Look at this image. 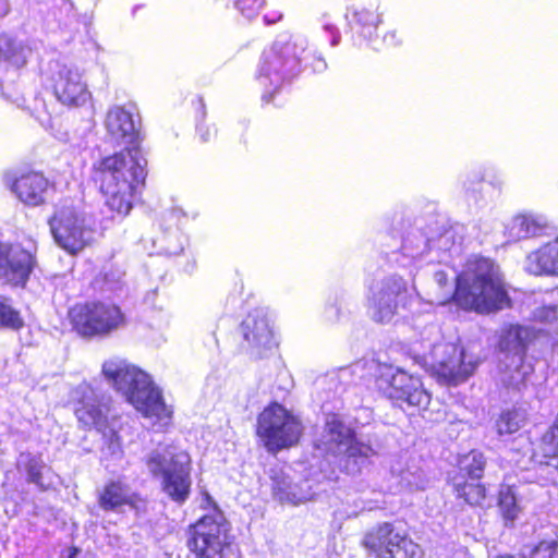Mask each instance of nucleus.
Here are the masks:
<instances>
[{
  "instance_id": "12",
  "label": "nucleus",
  "mask_w": 558,
  "mask_h": 558,
  "mask_svg": "<svg viewBox=\"0 0 558 558\" xmlns=\"http://www.w3.org/2000/svg\"><path fill=\"white\" fill-rule=\"evenodd\" d=\"M376 385L383 393L399 407L425 410L430 402L429 392L418 377L388 364L376 366Z\"/></svg>"
},
{
  "instance_id": "13",
  "label": "nucleus",
  "mask_w": 558,
  "mask_h": 558,
  "mask_svg": "<svg viewBox=\"0 0 558 558\" xmlns=\"http://www.w3.org/2000/svg\"><path fill=\"white\" fill-rule=\"evenodd\" d=\"M92 225L90 217L72 204L58 206L49 219L56 243L71 254L80 252L90 243L94 234Z\"/></svg>"
},
{
  "instance_id": "42",
  "label": "nucleus",
  "mask_w": 558,
  "mask_h": 558,
  "mask_svg": "<svg viewBox=\"0 0 558 558\" xmlns=\"http://www.w3.org/2000/svg\"><path fill=\"white\" fill-rule=\"evenodd\" d=\"M384 41L389 46H396L400 44V38L396 31H390L384 36Z\"/></svg>"
},
{
  "instance_id": "36",
  "label": "nucleus",
  "mask_w": 558,
  "mask_h": 558,
  "mask_svg": "<svg viewBox=\"0 0 558 558\" xmlns=\"http://www.w3.org/2000/svg\"><path fill=\"white\" fill-rule=\"evenodd\" d=\"M234 7L247 19H253L263 7L264 0H232Z\"/></svg>"
},
{
  "instance_id": "16",
  "label": "nucleus",
  "mask_w": 558,
  "mask_h": 558,
  "mask_svg": "<svg viewBox=\"0 0 558 558\" xmlns=\"http://www.w3.org/2000/svg\"><path fill=\"white\" fill-rule=\"evenodd\" d=\"M74 329L82 336H104L119 328L124 317L120 308L110 303L77 304L70 311Z\"/></svg>"
},
{
  "instance_id": "6",
  "label": "nucleus",
  "mask_w": 558,
  "mask_h": 558,
  "mask_svg": "<svg viewBox=\"0 0 558 558\" xmlns=\"http://www.w3.org/2000/svg\"><path fill=\"white\" fill-rule=\"evenodd\" d=\"M418 296L416 288L398 275L374 280L365 295L367 314L375 323L388 324L410 311Z\"/></svg>"
},
{
  "instance_id": "29",
  "label": "nucleus",
  "mask_w": 558,
  "mask_h": 558,
  "mask_svg": "<svg viewBox=\"0 0 558 558\" xmlns=\"http://www.w3.org/2000/svg\"><path fill=\"white\" fill-rule=\"evenodd\" d=\"M276 498L282 504H291L298 506L312 499L311 493L301 492L296 486H291L287 483H277L274 487Z\"/></svg>"
},
{
  "instance_id": "11",
  "label": "nucleus",
  "mask_w": 558,
  "mask_h": 558,
  "mask_svg": "<svg viewBox=\"0 0 558 558\" xmlns=\"http://www.w3.org/2000/svg\"><path fill=\"white\" fill-rule=\"evenodd\" d=\"M303 426L298 416L275 402L257 417V435L269 452H278L298 444Z\"/></svg>"
},
{
  "instance_id": "25",
  "label": "nucleus",
  "mask_w": 558,
  "mask_h": 558,
  "mask_svg": "<svg viewBox=\"0 0 558 558\" xmlns=\"http://www.w3.org/2000/svg\"><path fill=\"white\" fill-rule=\"evenodd\" d=\"M31 56L29 46L0 32V61L19 69L26 64Z\"/></svg>"
},
{
  "instance_id": "7",
  "label": "nucleus",
  "mask_w": 558,
  "mask_h": 558,
  "mask_svg": "<svg viewBox=\"0 0 558 558\" xmlns=\"http://www.w3.org/2000/svg\"><path fill=\"white\" fill-rule=\"evenodd\" d=\"M148 472L161 480L163 492L174 501L184 502L192 485L187 452L172 446H159L145 457Z\"/></svg>"
},
{
  "instance_id": "31",
  "label": "nucleus",
  "mask_w": 558,
  "mask_h": 558,
  "mask_svg": "<svg viewBox=\"0 0 558 558\" xmlns=\"http://www.w3.org/2000/svg\"><path fill=\"white\" fill-rule=\"evenodd\" d=\"M530 320L550 328H558V304H542L535 306Z\"/></svg>"
},
{
  "instance_id": "32",
  "label": "nucleus",
  "mask_w": 558,
  "mask_h": 558,
  "mask_svg": "<svg viewBox=\"0 0 558 558\" xmlns=\"http://www.w3.org/2000/svg\"><path fill=\"white\" fill-rule=\"evenodd\" d=\"M459 465L471 480H478L484 471L485 458L482 452L473 450L460 459Z\"/></svg>"
},
{
  "instance_id": "35",
  "label": "nucleus",
  "mask_w": 558,
  "mask_h": 558,
  "mask_svg": "<svg viewBox=\"0 0 558 558\" xmlns=\"http://www.w3.org/2000/svg\"><path fill=\"white\" fill-rule=\"evenodd\" d=\"M27 465H26V472L28 476V481L31 483H34L40 487H44L43 483V471L46 468L44 462L36 457H29L27 456Z\"/></svg>"
},
{
  "instance_id": "45",
  "label": "nucleus",
  "mask_w": 558,
  "mask_h": 558,
  "mask_svg": "<svg viewBox=\"0 0 558 558\" xmlns=\"http://www.w3.org/2000/svg\"><path fill=\"white\" fill-rule=\"evenodd\" d=\"M37 119L45 126L49 124V119H45V118H41V117H37Z\"/></svg>"
},
{
  "instance_id": "28",
  "label": "nucleus",
  "mask_w": 558,
  "mask_h": 558,
  "mask_svg": "<svg viewBox=\"0 0 558 558\" xmlns=\"http://www.w3.org/2000/svg\"><path fill=\"white\" fill-rule=\"evenodd\" d=\"M525 420L526 415L522 410L504 411L496 421L497 433L500 436L513 434L523 426Z\"/></svg>"
},
{
  "instance_id": "20",
  "label": "nucleus",
  "mask_w": 558,
  "mask_h": 558,
  "mask_svg": "<svg viewBox=\"0 0 558 558\" xmlns=\"http://www.w3.org/2000/svg\"><path fill=\"white\" fill-rule=\"evenodd\" d=\"M550 221L545 214L525 210L514 215L505 226L509 241L519 242L545 235L550 230Z\"/></svg>"
},
{
  "instance_id": "10",
  "label": "nucleus",
  "mask_w": 558,
  "mask_h": 558,
  "mask_svg": "<svg viewBox=\"0 0 558 558\" xmlns=\"http://www.w3.org/2000/svg\"><path fill=\"white\" fill-rule=\"evenodd\" d=\"M534 328L523 325H507L500 329L498 348L505 355L501 380L505 385L520 388L532 374V365L525 363L529 344L536 338Z\"/></svg>"
},
{
  "instance_id": "38",
  "label": "nucleus",
  "mask_w": 558,
  "mask_h": 558,
  "mask_svg": "<svg viewBox=\"0 0 558 558\" xmlns=\"http://www.w3.org/2000/svg\"><path fill=\"white\" fill-rule=\"evenodd\" d=\"M557 543L555 541L541 542L532 553V558H557Z\"/></svg>"
},
{
  "instance_id": "4",
  "label": "nucleus",
  "mask_w": 558,
  "mask_h": 558,
  "mask_svg": "<svg viewBox=\"0 0 558 558\" xmlns=\"http://www.w3.org/2000/svg\"><path fill=\"white\" fill-rule=\"evenodd\" d=\"M307 48L303 34L281 33L262 52L255 81L262 90V100L270 102L274 96L301 71Z\"/></svg>"
},
{
  "instance_id": "17",
  "label": "nucleus",
  "mask_w": 558,
  "mask_h": 558,
  "mask_svg": "<svg viewBox=\"0 0 558 558\" xmlns=\"http://www.w3.org/2000/svg\"><path fill=\"white\" fill-rule=\"evenodd\" d=\"M228 522L217 512L203 517L194 526L190 547L194 558H226L230 545Z\"/></svg>"
},
{
  "instance_id": "39",
  "label": "nucleus",
  "mask_w": 558,
  "mask_h": 558,
  "mask_svg": "<svg viewBox=\"0 0 558 558\" xmlns=\"http://www.w3.org/2000/svg\"><path fill=\"white\" fill-rule=\"evenodd\" d=\"M2 95L20 108L25 105L23 95L19 90L11 88L9 85L2 87Z\"/></svg>"
},
{
  "instance_id": "26",
  "label": "nucleus",
  "mask_w": 558,
  "mask_h": 558,
  "mask_svg": "<svg viewBox=\"0 0 558 558\" xmlns=\"http://www.w3.org/2000/svg\"><path fill=\"white\" fill-rule=\"evenodd\" d=\"M452 239V233L450 231L444 232L437 240H418V244L415 248L412 247V241L408 238L403 244V256L404 258H411L414 264L418 263V257L423 255L426 247L429 250L433 248H441V250H450L448 247V243Z\"/></svg>"
},
{
  "instance_id": "15",
  "label": "nucleus",
  "mask_w": 558,
  "mask_h": 558,
  "mask_svg": "<svg viewBox=\"0 0 558 558\" xmlns=\"http://www.w3.org/2000/svg\"><path fill=\"white\" fill-rule=\"evenodd\" d=\"M46 83L57 101L64 107L81 108L92 99L83 72L75 65L51 62L46 74Z\"/></svg>"
},
{
  "instance_id": "44",
  "label": "nucleus",
  "mask_w": 558,
  "mask_h": 558,
  "mask_svg": "<svg viewBox=\"0 0 558 558\" xmlns=\"http://www.w3.org/2000/svg\"><path fill=\"white\" fill-rule=\"evenodd\" d=\"M280 19H281V14L278 13V12H275L271 15L266 14L264 16V20H265L266 24H272V23L277 22Z\"/></svg>"
},
{
  "instance_id": "22",
  "label": "nucleus",
  "mask_w": 558,
  "mask_h": 558,
  "mask_svg": "<svg viewBox=\"0 0 558 558\" xmlns=\"http://www.w3.org/2000/svg\"><path fill=\"white\" fill-rule=\"evenodd\" d=\"M10 186L23 204L36 207L46 202L50 182L43 173L31 171L15 178Z\"/></svg>"
},
{
  "instance_id": "46",
  "label": "nucleus",
  "mask_w": 558,
  "mask_h": 558,
  "mask_svg": "<svg viewBox=\"0 0 558 558\" xmlns=\"http://www.w3.org/2000/svg\"><path fill=\"white\" fill-rule=\"evenodd\" d=\"M497 558H526V557L525 556L515 557L512 555H501V556H498Z\"/></svg>"
},
{
  "instance_id": "2",
  "label": "nucleus",
  "mask_w": 558,
  "mask_h": 558,
  "mask_svg": "<svg viewBox=\"0 0 558 558\" xmlns=\"http://www.w3.org/2000/svg\"><path fill=\"white\" fill-rule=\"evenodd\" d=\"M425 300L430 305H445L453 300L459 307L480 314H489L510 305L499 267L492 259L480 256L466 260L457 275L454 290L445 271H435Z\"/></svg>"
},
{
  "instance_id": "27",
  "label": "nucleus",
  "mask_w": 558,
  "mask_h": 558,
  "mask_svg": "<svg viewBox=\"0 0 558 558\" xmlns=\"http://www.w3.org/2000/svg\"><path fill=\"white\" fill-rule=\"evenodd\" d=\"M319 40L330 47H337L341 41V32L337 25L336 16L330 12H323L318 19Z\"/></svg>"
},
{
  "instance_id": "21",
  "label": "nucleus",
  "mask_w": 558,
  "mask_h": 558,
  "mask_svg": "<svg viewBox=\"0 0 558 558\" xmlns=\"http://www.w3.org/2000/svg\"><path fill=\"white\" fill-rule=\"evenodd\" d=\"M351 29L365 40H372L381 23L378 0L353 4L347 13Z\"/></svg>"
},
{
  "instance_id": "3",
  "label": "nucleus",
  "mask_w": 558,
  "mask_h": 558,
  "mask_svg": "<svg viewBox=\"0 0 558 558\" xmlns=\"http://www.w3.org/2000/svg\"><path fill=\"white\" fill-rule=\"evenodd\" d=\"M102 375L125 400L153 425L167 427L172 420V407L149 374L128 360L112 357L104 362Z\"/></svg>"
},
{
  "instance_id": "8",
  "label": "nucleus",
  "mask_w": 558,
  "mask_h": 558,
  "mask_svg": "<svg viewBox=\"0 0 558 558\" xmlns=\"http://www.w3.org/2000/svg\"><path fill=\"white\" fill-rule=\"evenodd\" d=\"M316 448L339 458V463L350 474L360 472L362 464L375 453L369 445L357 441L352 429L335 414L327 417Z\"/></svg>"
},
{
  "instance_id": "33",
  "label": "nucleus",
  "mask_w": 558,
  "mask_h": 558,
  "mask_svg": "<svg viewBox=\"0 0 558 558\" xmlns=\"http://www.w3.org/2000/svg\"><path fill=\"white\" fill-rule=\"evenodd\" d=\"M499 507L507 521H513L517 519L520 509L517 504V497L512 486L507 485L501 487L499 492Z\"/></svg>"
},
{
  "instance_id": "9",
  "label": "nucleus",
  "mask_w": 558,
  "mask_h": 558,
  "mask_svg": "<svg viewBox=\"0 0 558 558\" xmlns=\"http://www.w3.org/2000/svg\"><path fill=\"white\" fill-rule=\"evenodd\" d=\"M73 399L77 401L75 415L78 423L87 428L99 432L111 456H121L122 446L116 430V421L109 418V408L96 389L87 383L80 384L73 391Z\"/></svg>"
},
{
  "instance_id": "34",
  "label": "nucleus",
  "mask_w": 558,
  "mask_h": 558,
  "mask_svg": "<svg viewBox=\"0 0 558 558\" xmlns=\"http://www.w3.org/2000/svg\"><path fill=\"white\" fill-rule=\"evenodd\" d=\"M22 326L23 320L19 312L0 298V328L19 329Z\"/></svg>"
},
{
  "instance_id": "23",
  "label": "nucleus",
  "mask_w": 558,
  "mask_h": 558,
  "mask_svg": "<svg viewBox=\"0 0 558 558\" xmlns=\"http://www.w3.org/2000/svg\"><path fill=\"white\" fill-rule=\"evenodd\" d=\"M523 267L534 276L558 278V235L529 252Z\"/></svg>"
},
{
  "instance_id": "41",
  "label": "nucleus",
  "mask_w": 558,
  "mask_h": 558,
  "mask_svg": "<svg viewBox=\"0 0 558 558\" xmlns=\"http://www.w3.org/2000/svg\"><path fill=\"white\" fill-rule=\"evenodd\" d=\"M177 242L174 244H170L167 246V251L169 254H179L183 251L184 247V239L181 234L175 232Z\"/></svg>"
},
{
  "instance_id": "14",
  "label": "nucleus",
  "mask_w": 558,
  "mask_h": 558,
  "mask_svg": "<svg viewBox=\"0 0 558 558\" xmlns=\"http://www.w3.org/2000/svg\"><path fill=\"white\" fill-rule=\"evenodd\" d=\"M363 546L376 558H422L423 550L403 530L389 522L366 532Z\"/></svg>"
},
{
  "instance_id": "37",
  "label": "nucleus",
  "mask_w": 558,
  "mask_h": 558,
  "mask_svg": "<svg viewBox=\"0 0 558 558\" xmlns=\"http://www.w3.org/2000/svg\"><path fill=\"white\" fill-rule=\"evenodd\" d=\"M303 58L306 60H302L306 65H310L314 72L322 73L327 69V62L322 54H317L315 50H310V45L307 44V48Z\"/></svg>"
},
{
  "instance_id": "18",
  "label": "nucleus",
  "mask_w": 558,
  "mask_h": 558,
  "mask_svg": "<svg viewBox=\"0 0 558 558\" xmlns=\"http://www.w3.org/2000/svg\"><path fill=\"white\" fill-rule=\"evenodd\" d=\"M35 266L34 255L20 244L0 242V281L24 287Z\"/></svg>"
},
{
  "instance_id": "47",
  "label": "nucleus",
  "mask_w": 558,
  "mask_h": 558,
  "mask_svg": "<svg viewBox=\"0 0 558 558\" xmlns=\"http://www.w3.org/2000/svg\"><path fill=\"white\" fill-rule=\"evenodd\" d=\"M76 554H77V549L76 548H71L68 558H74L76 556Z\"/></svg>"
},
{
  "instance_id": "43",
  "label": "nucleus",
  "mask_w": 558,
  "mask_h": 558,
  "mask_svg": "<svg viewBox=\"0 0 558 558\" xmlns=\"http://www.w3.org/2000/svg\"><path fill=\"white\" fill-rule=\"evenodd\" d=\"M169 216L171 219H175L177 222H180L181 219L185 217V213L181 208H173L170 210Z\"/></svg>"
},
{
  "instance_id": "40",
  "label": "nucleus",
  "mask_w": 558,
  "mask_h": 558,
  "mask_svg": "<svg viewBox=\"0 0 558 558\" xmlns=\"http://www.w3.org/2000/svg\"><path fill=\"white\" fill-rule=\"evenodd\" d=\"M197 133L203 142H208L213 136L216 135V129L210 125L199 124L197 128Z\"/></svg>"
},
{
  "instance_id": "5",
  "label": "nucleus",
  "mask_w": 558,
  "mask_h": 558,
  "mask_svg": "<svg viewBox=\"0 0 558 558\" xmlns=\"http://www.w3.org/2000/svg\"><path fill=\"white\" fill-rule=\"evenodd\" d=\"M424 332L422 347L428 352L422 353L423 363L438 383L458 386L474 374L480 365L477 355L458 343L440 340L436 326L427 327Z\"/></svg>"
},
{
  "instance_id": "48",
  "label": "nucleus",
  "mask_w": 558,
  "mask_h": 558,
  "mask_svg": "<svg viewBox=\"0 0 558 558\" xmlns=\"http://www.w3.org/2000/svg\"><path fill=\"white\" fill-rule=\"evenodd\" d=\"M401 478H402V481H408L405 474H401Z\"/></svg>"
},
{
  "instance_id": "19",
  "label": "nucleus",
  "mask_w": 558,
  "mask_h": 558,
  "mask_svg": "<svg viewBox=\"0 0 558 558\" xmlns=\"http://www.w3.org/2000/svg\"><path fill=\"white\" fill-rule=\"evenodd\" d=\"M242 331L252 352L258 356L277 347L271 322L264 310L256 308L248 313L242 323Z\"/></svg>"
},
{
  "instance_id": "30",
  "label": "nucleus",
  "mask_w": 558,
  "mask_h": 558,
  "mask_svg": "<svg viewBox=\"0 0 558 558\" xmlns=\"http://www.w3.org/2000/svg\"><path fill=\"white\" fill-rule=\"evenodd\" d=\"M453 485L458 496L470 505H481L486 497V488L480 483L456 481Z\"/></svg>"
},
{
  "instance_id": "1",
  "label": "nucleus",
  "mask_w": 558,
  "mask_h": 558,
  "mask_svg": "<svg viewBox=\"0 0 558 558\" xmlns=\"http://www.w3.org/2000/svg\"><path fill=\"white\" fill-rule=\"evenodd\" d=\"M105 128L111 141L125 149L94 163V179L99 184L106 208L113 217H126L135 195L144 184L147 161L140 148V121L133 106L110 107Z\"/></svg>"
},
{
  "instance_id": "24",
  "label": "nucleus",
  "mask_w": 558,
  "mask_h": 558,
  "mask_svg": "<svg viewBox=\"0 0 558 558\" xmlns=\"http://www.w3.org/2000/svg\"><path fill=\"white\" fill-rule=\"evenodd\" d=\"M138 496L124 482L110 481L99 492L98 504L106 511H122L123 507L137 508Z\"/></svg>"
}]
</instances>
